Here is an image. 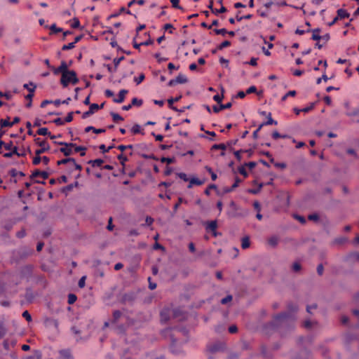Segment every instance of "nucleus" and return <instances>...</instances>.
Returning <instances> with one entry per match:
<instances>
[{"label":"nucleus","instance_id":"nucleus-1","mask_svg":"<svg viewBox=\"0 0 359 359\" xmlns=\"http://www.w3.org/2000/svg\"><path fill=\"white\" fill-rule=\"evenodd\" d=\"M288 311L276 315L273 318V323L274 325H278L279 323H287L290 320H294V313L297 311V306L294 304H290L287 306Z\"/></svg>","mask_w":359,"mask_h":359},{"label":"nucleus","instance_id":"nucleus-2","mask_svg":"<svg viewBox=\"0 0 359 359\" xmlns=\"http://www.w3.org/2000/svg\"><path fill=\"white\" fill-rule=\"evenodd\" d=\"M79 79L77 77L76 72L74 70H69V67H67V69L64 71L60 79V83L64 87L66 88L69 86V83L73 85H76L79 83Z\"/></svg>","mask_w":359,"mask_h":359},{"label":"nucleus","instance_id":"nucleus-3","mask_svg":"<svg viewBox=\"0 0 359 359\" xmlns=\"http://www.w3.org/2000/svg\"><path fill=\"white\" fill-rule=\"evenodd\" d=\"M34 141L36 144L41 147L40 149L36 150V155H41V154H43L50 149V146L46 140H41L39 137H38L36 138Z\"/></svg>","mask_w":359,"mask_h":359},{"label":"nucleus","instance_id":"nucleus-4","mask_svg":"<svg viewBox=\"0 0 359 359\" xmlns=\"http://www.w3.org/2000/svg\"><path fill=\"white\" fill-rule=\"evenodd\" d=\"M60 145H63V147L60 148V151L63 153L65 156H70L73 153V147L75 146L74 143H67L64 142H56Z\"/></svg>","mask_w":359,"mask_h":359},{"label":"nucleus","instance_id":"nucleus-5","mask_svg":"<svg viewBox=\"0 0 359 359\" xmlns=\"http://www.w3.org/2000/svg\"><path fill=\"white\" fill-rule=\"evenodd\" d=\"M67 64L65 61L62 60L61 62H60V65L57 67H55L54 66H51V67L50 68L53 74L55 75H58L59 74H61V76L62 75L64 71H65L67 69Z\"/></svg>","mask_w":359,"mask_h":359},{"label":"nucleus","instance_id":"nucleus-6","mask_svg":"<svg viewBox=\"0 0 359 359\" xmlns=\"http://www.w3.org/2000/svg\"><path fill=\"white\" fill-rule=\"evenodd\" d=\"M33 269L34 266L31 264L23 266L20 271L21 276L27 278L31 277L33 272Z\"/></svg>","mask_w":359,"mask_h":359},{"label":"nucleus","instance_id":"nucleus-7","mask_svg":"<svg viewBox=\"0 0 359 359\" xmlns=\"http://www.w3.org/2000/svg\"><path fill=\"white\" fill-rule=\"evenodd\" d=\"M217 228V223L216 220L208 222L206 224V226H205L206 231L212 232V236L215 237H216L217 236V232L216 231Z\"/></svg>","mask_w":359,"mask_h":359},{"label":"nucleus","instance_id":"nucleus-8","mask_svg":"<svg viewBox=\"0 0 359 359\" xmlns=\"http://www.w3.org/2000/svg\"><path fill=\"white\" fill-rule=\"evenodd\" d=\"M16 253L18 254V256L19 257V259H22L28 256L31 255L33 253L32 249H28V248H21L18 250Z\"/></svg>","mask_w":359,"mask_h":359},{"label":"nucleus","instance_id":"nucleus-9","mask_svg":"<svg viewBox=\"0 0 359 359\" xmlns=\"http://www.w3.org/2000/svg\"><path fill=\"white\" fill-rule=\"evenodd\" d=\"M128 90L126 89H122L119 91L118 97H114L113 99V102L115 103H122L126 98V95L128 94Z\"/></svg>","mask_w":359,"mask_h":359},{"label":"nucleus","instance_id":"nucleus-10","mask_svg":"<svg viewBox=\"0 0 359 359\" xmlns=\"http://www.w3.org/2000/svg\"><path fill=\"white\" fill-rule=\"evenodd\" d=\"M170 313H171V311L170 309H168V308L163 309L160 313L161 321L162 323H166L170 318Z\"/></svg>","mask_w":359,"mask_h":359},{"label":"nucleus","instance_id":"nucleus-11","mask_svg":"<svg viewBox=\"0 0 359 359\" xmlns=\"http://www.w3.org/2000/svg\"><path fill=\"white\" fill-rule=\"evenodd\" d=\"M231 106H232L231 102H228L226 104H220L219 106L214 105L212 107V109L215 113H219L221 110L227 109L231 108Z\"/></svg>","mask_w":359,"mask_h":359},{"label":"nucleus","instance_id":"nucleus-12","mask_svg":"<svg viewBox=\"0 0 359 359\" xmlns=\"http://www.w3.org/2000/svg\"><path fill=\"white\" fill-rule=\"evenodd\" d=\"M48 176H49V175L47 172L41 171L39 170H36L32 172V174L31 175V178L34 179L37 177H41L43 179L46 180L48 177Z\"/></svg>","mask_w":359,"mask_h":359},{"label":"nucleus","instance_id":"nucleus-13","mask_svg":"<svg viewBox=\"0 0 359 359\" xmlns=\"http://www.w3.org/2000/svg\"><path fill=\"white\" fill-rule=\"evenodd\" d=\"M16 340L15 339H5L3 342V346L5 350L9 351L11 347H14L16 345Z\"/></svg>","mask_w":359,"mask_h":359},{"label":"nucleus","instance_id":"nucleus-14","mask_svg":"<svg viewBox=\"0 0 359 359\" xmlns=\"http://www.w3.org/2000/svg\"><path fill=\"white\" fill-rule=\"evenodd\" d=\"M58 359H73V356L69 350H61L59 351Z\"/></svg>","mask_w":359,"mask_h":359},{"label":"nucleus","instance_id":"nucleus-15","mask_svg":"<svg viewBox=\"0 0 359 359\" xmlns=\"http://www.w3.org/2000/svg\"><path fill=\"white\" fill-rule=\"evenodd\" d=\"M122 13H126L128 15H132L131 12L130 10L128 9H126L125 7H121L118 12L117 13H112L111 14L109 17H108V20H110L111 18H117Z\"/></svg>","mask_w":359,"mask_h":359},{"label":"nucleus","instance_id":"nucleus-16","mask_svg":"<svg viewBox=\"0 0 359 359\" xmlns=\"http://www.w3.org/2000/svg\"><path fill=\"white\" fill-rule=\"evenodd\" d=\"M307 32H311L313 33L311 39L313 41H319L320 40L321 36L320 35V29L319 28H316L314 29H308Z\"/></svg>","mask_w":359,"mask_h":359},{"label":"nucleus","instance_id":"nucleus-17","mask_svg":"<svg viewBox=\"0 0 359 359\" xmlns=\"http://www.w3.org/2000/svg\"><path fill=\"white\" fill-rule=\"evenodd\" d=\"M13 155H16L18 156H22L24 154L19 153L18 150V147H14L11 151H9V152L4 154L3 156L5 157V158H11Z\"/></svg>","mask_w":359,"mask_h":359},{"label":"nucleus","instance_id":"nucleus-18","mask_svg":"<svg viewBox=\"0 0 359 359\" xmlns=\"http://www.w3.org/2000/svg\"><path fill=\"white\" fill-rule=\"evenodd\" d=\"M337 13V17L338 18L339 20H342L350 16V14L345 9L343 8L338 9Z\"/></svg>","mask_w":359,"mask_h":359},{"label":"nucleus","instance_id":"nucleus-19","mask_svg":"<svg viewBox=\"0 0 359 359\" xmlns=\"http://www.w3.org/2000/svg\"><path fill=\"white\" fill-rule=\"evenodd\" d=\"M203 184V182L196 177H192L189 180V184L187 186L189 189H191L194 185H202Z\"/></svg>","mask_w":359,"mask_h":359},{"label":"nucleus","instance_id":"nucleus-20","mask_svg":"<svg viewBox=\"0 0 359 359\" xmlns=\"http://www.w3.org/2000/svg\"><path fill=\"white\" fill-rule=\"evenodd\" d=\"M210 352L215 353L220 351L222 348V344L219 343H217L212 345H210L208 347Z\"/></svg>","mask_w":359,"mask_h":359},{"label":"nucleus","instance_id":"nucleus-21","mask_svg":"<svg viewBox=\"0 0 359 359\" xmlns=\"http://www.w3.org/2000/svg\"><path fill=\"white\" fill-rule=\"evenodd\" d=\"M279 242V238L276 236H273L268 239V243L272 247H276Z\"/></svg>","mask_w":359,"mask_h":359},{"label":"nucleus","instance_id":"nucleus-22","mask_svg":"<svg viewBox=\"0 0 359 359\" xmlns=\"http://www.w3.org/2000/svg\"><path fill=\"white\" fill-rule=\"evenodd\" d=\"M104 163V161L100 158L90 160L88 161V163L90 164L93 167H100Z\"/></svg>","mask_w":359,"mask_h":359},{"label":"nucleus","instance_id":"nucleus-23","mask_svg":"<svg viewBox=\"0 0 359 359\" xmlns=\"http://www.w3.org/2000/svg\"><path fill=\"white\" fill-rule=\"evenodd\" d=\"M30 85L32 86L31 90H29V93L25 96V98L27 100H29V101H32L34 95V91L36 88V86L33 83H30Z\"/></svg>","mask_w":359,"mask_h":359},{"label":"nucleus","instance_id":"nucleus-24","mask_svg":"<svg viewBox=\"0 0 359 359\" xmlns=\"http://www.w3.org/2000/svg\"><path fill=\"white\" fill-rule=\"evenodd\" d=\"M90 130H93L95 133H97V134H99V133H104L105 132V129L104 128H99V129H97L93 126H88L85 128V131L86 133L90 131Z\"/></svg>","mask_w":359,"mask_h":359},{"label":"nucleus","instance_id":"nucleus-25","mask_svg":"<svg viewBox=\"0 0 359 359\" xmlns=\"http://www.w3.org/2000/svg\"><path fill=\"white\" fill-rule=\"evenodd\" d=\"M187 78L185 75L182 74H180L176 78L175 81L177 82V83H186L187 82Z\"/></svg>","mask_w":359,"mask_h":359},{"label":"nucleus","instance_id":"nucleus-26","mask_svg":"<svg viewBox=\"0 0 359 359\" xmlns=\"http://www.w3.org/2000/svg\"><path fill=\"white\" fill-rule=\"evenodd\" d=\"M267 117V121L266 122H264L262 123V124H264V126H269V125H277L278 123L277 121H274L272 118H271V113H268V116Z\"/></svg>","mask_w":359,"mask_h":359},{"label":"nucleus","instance_id":"nucleus-27","mask_svg":"<svg viewBox=\"0 0 359 359\" xmlns=\"http://www.w3.org/2000/svg\"><path fill=\"white\" fill-rule=\"evenodd\" d=\"M250 238L248 236L243 237L241 241V247L243 249H246L250 247Z\"/></svg>","mask_w":359,"mask_h":359},{"label":"nucleus","instance_id":"nucleus-28","mask_svg":"<svg viewBox=\"0 0 359 359\" xmlns=\"http://www.w3.org/2000/svg\"><path fill=\"white\" fill-rule=\"evenodd\" d=\"M10 118L8 117L6 119L0 120L1 128L12 127L11 122L9 121Z\"/></svg>","mask_w":359,"mask_h":359},{"label":"nucleus","instance_id":"nucleus-29","mask_svg":"<svg viewBox=\"0 0 359 359\" xmlns=\"http://www.w3.org/2000/svg\"><path fill=\"white\" fill-rule=\"evenodd\" d=\"M67 163H74V158H63L62 160H60L57 162V164L58 165H62V164H67Z\"/></svg>","mask_w":359,"mask_h":359},{"label":"nucleus","instance_id":"nucleus-30","mask_svg":"<svg viewBox=\"0 0 359 359\" xmlns=\"http://www.w3.org/2000/svg\"><path fill=\"white\" fill-rule=\"evenodd\" d=\"M181 98V96L177 97L175 98H170L168 100L169 107L175 111H177V109L175 107H173L172 104L174 102H177Z\"/></svg>","mask_w":359,"mask_h":359},{"label":"nucleus","instance_id":"nucleus-31","mask_svg":"<svg viewBox=\"0 0 359 359\" xmlns=\"http://www.w3.org/2000/svg\"><path fill=\"white\" fill-rule=\"evenodd\" d=\"M50 34H57L62 32V29L57 27L55 24H53L50 27Z\"/></svg>","mask_w":359,"mask_h":359},{"label":"nucleus","instance_id":"nucleus-32","mask_svg":"<svg viewBox=\"0 0 359 359\" xmlns=\"http://www.w3.org/2000/svg\"><path fill=\"white\" fill-rule=\"evenodd\" d=\"M131 132L133 134H138V133L144 134L142 132L141 126L139 124H135L133 126V128H131Z\"/></svg>","mask_w":359,"mask_h":359},{"label":"nucleus","instance_id":"nucleus-33","mask_svg":"<svg viewBox=\"0 0 359 359\" xmlns=\"http://www.w3.org/2000/svg\"><path fill=\"white\" fill-rule=\"evenodd\" d=\"M110 115L112 117V119L114 122H118L119 121H123V118L122 116H121L118 114L117 113H115V112H111L110 113Z\"/></svg>","mask_w":359,"mask_h":359},{"label":"nucleus","instance_id":"nucleus-34","mask_svg":"<svg viewBox=\"0 0 359 359\" xmlns=\"http://www.w3.org/2000/svg\"><path fill=\"white\" fill-rule=\"evenodd\" d=\"M143 102L142 100L137 99V97H134L132 99L131 104L133 106L140 107L142 104Z\"/></svg>","mask_w":359,"mask_h":359},{"label":"nucleus","instance_id":"nucleus-35","mask_svg":"<svg viewBox=\"0 0 359 359\" xmlns=\"http://www.w3.org/2000/svg\"><path fill=\"white\" fill-rule=\"evenodd\" d=\"M122 313L120 311H114L113 313V322L116 323L121 316Z\"/></svg>","mask_w":359,"mask_h":359},{"label":"nucleus","instance_id":"nucleus-36","mask_svg":"<svg viewBox=\"0 0 359 359\" xmlns=\"http://www.w3.org/2000/svg\"><path fill=\"white\" fill-rule=\"evenodd\" d=\"M37 134L39 135H48L50 132H48L46 128H41L37 130Z\"/></svg>","mask_w":359,"mask_h":359},{"label":"nucleus","instance_id":"nucleus-37","mask_svg":"<svg viewBox=\"0 0 359 359\" xmlns=\"http://www.w3.org/2000/svg\"><path fill=\"white\" fill-rule=\"evenodd\" d=\"M226 149V147L224 144H214L212 147V150H217V149H222V151H224Z\"/></svg>","mask_w":359,"mask_h":359},{"label":"nucleus","instance_id":"nucleus-38","mask_svg":"<svg viewBox=\"0 0 359 359\" xmlns=\"http://www.w3.org/2000/svg\"><path fill=\"white\" fill-rule=\"evenodd\" d=\"M76 299L77 297L74 294L71 293L68 295L67 302L69 304H73L76 301Z\"/></svg>","mask_w":359,"mask_h":359},{"label":"nucleus","instance_id":"nucleus-39","mask_svg":"<svg viewBox=\"0 0 359 359\" xmlns=\"http://www.w3.org/2000/svg\"><path fill=\"white\" fill-rule=\"evenodd\" d=\"M241 182V180L237 177L236 178L235 182L233 184V185L231 186V187L230 189L226 190V191L229 192V191H233L234 189H236L239 185Z\"/></svg>","mask_w":359,"mask_h":359},{"label":"nucleus","instance_id":"nucleus-40","mask_svg":"<svg viewBox=\"0 0 359 359\" xmlns=\"http://www.w3.org/2000/svg\"><path fill=\"white\" fill-rule=\"evenodd\" d=\"M144 79H145V76L143 73H142L140 74V76L138 77L134 78V81L136 83L137 85H138L140 83H142Z\"/></svg>","mask_w":359,"mask_h":359},{"label":"nucleus","instance_id":"nucleus-41","mask_svg":"<svg viewBox=\"0 0 359 359\" xmlns=\"http://www.w3.org/2000/svg\"><path fill=\"white\" fill-rule=\"evenodd\" d=\"M230 46L231 42L229 41H224L218 46L217 49L222 50L223 48L229 47Z\"/></svg>","mask_w":359,"mask_h":359},{"label":"nucleus","instance_id":"nucleus-42","mask_svg":"<svg viewBox=\"0 0 359 359\" xmlns=\"http://www.w3.org/2000/svg\"><path fill=\"white\" fill-rule=\"evenodd\" d=\"M252 15L251 14H248V15H243V16H239L238 15H237L236 18L238 22H241L244 19L250 20L252 18Z\"/></svg>","mask_w":359,"mask_h":359},{"label":"nucleus","instance_id":"nucleus-43","mask_svg":"<svg viewBox=\"0 0 359 359\" xmlns=\"http://www.w3.org/2000/svg\"><path fill=\"white\" fill-rule=\"evenodd\" d=\"M118 159L120 161V163L122 165H125V163L126 161H128V158L123 155V154H119L118 156H117Z\"/></svg>","mask_w":359,"mask_h":359},{"label":"nucleus","instance_id":"nucleus-44","mask_svg":"<svg viewBox=\"0 0 359 359\" xmlns=\"http://www.w3.org/2000/svg\"><path fill=\"white\" fill-rule=\"evenodd\" d=\"M134 299V297L133 294H126L123 297V301L126 302H131Z\"/></svg>","mask_w":359,"mask_h":359},{"label":"nucleus","instance_id":"nucleus-45","mask_svg":"<svg viewBox=\"0 0 359 359\" xmlns=\"http://www.w3.org/2000/svg\"><path fill=\"white\" fill-rule=\"evenodd\" d=\"M0 97H5L7 100H10L12 98V95L10 92L3 93L0 90Z\"/></svg>","mask_w":359,"mask_h":359},{"label":"nucleus","instance_id":"nucleus-46","mask_svg":"<svg viewBox=\"0 0 359 359\" xmlns=\"http://www.w3.org/2000/svg\"><path fill=\"white\" fill-rule=\"evenodd\" d=\"M71 27L72 28H74V29H76V28H79L80 27V22H79L78 18H74L73 19V22H72V23L71 25Z\"/></svg>","mask_w":359,"mask_h":359},{"label":"nucleus","instance_id":"nucleus-47","mask_svg":"<svg viewBox=\"0 0 359 359\" xmlns=\"http://www.w3.org/2000/svg\"><path fill=\"white\" fill-rule=\"evenodd\" d=\"M287 137V135H280L278 131H274L272 133V137L274 140H277L278 138H286Z\"/></svg>","mask_w":359,"mask_h":359},{"label":"nucleus","instance_id":"nucleus-48","mask_svg":"<svg viewBox=\"0 0 359 359\" xmlns=\"http://www.w3.org/2000/svg\"><path fill=\"white\" fill-rule=\"evenodd\" d=\"M75 47V45H74V43H69L68 44H65V45H63V46L62 47V50H70V49H72Z\"/></svg>","mask_w":359,"mask_h":359},{"label":"nucleus","instance_id":"nucleus-49","mask_svg":"<svg viewBox=\"0 0 359 359\" xmlns=\"http://www.w3.org/2000/svg\"><path fill=\"white\" fill-rule=\"evenodd\" d=\"M225 12H226V8L223 6H222L219 9L212 10V13H215V15H218L219 13H223Z\"/></svg>","mask_w":359,"mask_h":359},{"label":"nucleus","instance_id":"nucleus-50","mask_svg":"<svg viewBox=\"0 0 359 359\" xmlns=\"http://www.w3.org/2000/svg\"><path fill=\"white\" fill-rule=\"evenodd\" d=\"M213 31H214V32L216 34L225 35L227 33V30L226 29H224V28H223V29H215Z\"/></svg>","mask_w":359,"mask_h":359},{"label":"nucleus","instance_id":"nucleus-51","mask_svg":"<svg viewBox=\"0 0 359 359\" xmlns=\"http://www.w3.org/2000/svg\"><path fill=\"white\" fill-rule=\"evenodd\" d=\"M124 58L125 57L123 56H121L114 59L113 62L116 68L119 65L120 62L124 60Z\"/></svg>","mask_w":359,"mask_h":359},{"label":"nucleus","instance_id":"nucleus-52","mask_svg":"<svg viewBox=\"0 0 359 359\" xmlns=\"http://www.w3.org/2000/svg\"><path fill=\"white\" fill-rule=\"evenodd\" d=\"M154 222V219L149 216H147L145 219V224L142 226H151Z\"/></svg>","mask_w":359,"mask_h":359},{"label":"nucleus","instance_id":"nucleus-53","mask_svg":"<svg viewBox=\"0 0 359 359\" xmlns=\"http://www.w3.org/2000/svg\"><path fill=\"white\" fill-rule=\"evenodd\" d=\"M231 300H232V296L229 294L221 300V304H226L230 302Z\"/></svg>","mask_w":359,"mask_h":359},{"label":"nucleus","instance_id":"nucleus-54","mask_svg":"<svg viewBox=\"0 0 359 359\" xmlns=\"http://www.w3.org/2000/svg\"><path fill=\"white\" fill-rule=\"evenodd\" d=\"M6 334V329L4 325L0 323V339H2Z\"/></svg>","mask_w":359,"mask_h":359},{"label":"nucleus","instance_id":"nucleus-55","mask_svg":"<svg viewBox=\"0 0 359 359\" xmlns=\"http://www.w3.org/2000/svg\"><path fill=\"white\" fill-rule=\"evenodd\" d=\"M132 148H133V145L132 144H128V145L121 144V145H118L117 147V149H119L121 151H125L126 149H132Z\"/></svg>","mask_w":359,"mask_h":359},{"label":"nucleus","instance_id":"nucleus-56","mask_svg":"<svg viewBox=\"0 0 359 359\" xmlns=\"http://www.w3.org/2000/svg\"><path fill=\"white\" fill-rule=\"evenodd\" d=\"M13 147H14V146L13 145V142L12 141H10L8 143H5V144H4L5 149L8 150V151H11L13 150Z\"/></svg>","mask_w":359,"mask_h":359},{"label":"nucleus","instance_id":"nucleus-57","mask_svg":"<svg viewBox=\"0 0 359 359\" xmlns=\"http://www.w3.org/2000/svg\"><path fill=\"white\" fill-rule=\"evenodd\" d=\"M294 217L298 220L301 224H305L306 223V219L304 217L299 215H294Z\"/></svg>","mask_w":359,"mask_h":359},{"label":"nucleus","instance_id":"nucleus-58","mask_svg":"<svg viewBox=\"0 0 359 359\" xmlns=\"http://www.w3.org/2000/svg\"><path fill=\"white\" fill-rule=\"evenodd\" d=\"M89 109L93 111V114L95 113V111L100 109L99 104L93 103L90 104Z\"/></svg>","mask_w":359,"mask_h":359},{"label":"nucleus","instance_id":"nucleus-59","mask_svg":"<svg viewBox=\"0 0 359 359\" xmlns=\"http://www.w3.org/2000/svg\"><path fill=\"white\" fill-rule=\"evenodd\" d=\"M22 317H24L28 322L32 320V316L27 311H25L22 313Z\"/></svg>","mask_w":359,"mask_h":359},{"label":"nucleus","instance_id":"nucleus-60","mask_svg":"<svg viewBox=\"0 0 359 359\" xmlns=\"http://www.w3.org/2000/svg\"><path fill=\"white\" fill-rule=\"evenodd\" d=\"M41 161V157L40 156V155H36V156L33 158V164L36 165L40 163V162Z\"/></svg>","mask_w":359,"mask_h":359},{"label":"nucleus","instance_id":"nucleus-61","mask_svg":"<svg viewBox=\"0 0 359 359\" xmlns=\"http://www.w3.org/2000/svg\"><path fill=\"white\" fill-rule=\"evenodd\" d=\"M163 29L166 31L168 30L169 33L172 34V29H174V27H173L172 25L168 23L164 25Z\"/></svg>","mask_w":359,"mask_h":359},{"label":"nucleus","instance_id":"nucleus-62","mask_svg":"<svg viewBox=\"0 0 359 359\" xmlns=\"http://www.w3.org/2000/svg\"><path fill=\"white\" fill-rule=\"evenodd\" d=\"M301 268H302V266H301L300 264H299L298 262H294L292 264V270L295 272L300 271Z\"/></svg>","mask_w":359,"mask_h":359},{"label":"nucleus","instance_id":"nucleus-63","mask_svg":"<svg viewBox=\"0 0 359 359\" xmlns=\"http://www.w3.org/2000/svg\"><path fill=\"white\" fill-rule=\"evenodd\" d=\"M223 99V95L216 94L213 96V100L217 103H221Z\"/></svg>","mask_w":359,"mask_h":359},{"label":"nucleus","instance_id":"nucleus-64","mask_svg":"<svg viewBox=\"0 0 359 359\" xmlns=\"http://www.w3.org/2000/svg\"><path fill=\"white\" fill-rule=\"evenodd\" d=\"M346 115L348 116H355L359 115V109H354L352 112H347Z\"/></svg>","mask_w":359,"mask_h":359}]
</instances>
